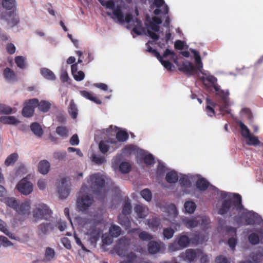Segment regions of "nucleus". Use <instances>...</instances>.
<instances>
[{
  "mask_svg": "<svg viewBox=\"0 0 263 263\" xmlns=\"http://www.w3.org/2000/svg\"><path fill=\"white\" fill-rule=\"evenodd\" d=\"M203 67H164L166 70L170 72L176 71L177 70L182 72L187 76H194L198 77L205 85L207 86L205 81L208 82L218 96L219 99L217 101L219 107V111L222 115L230 114L229 92L220 88V86L217 83V79L212 75H210L208 71L203 70Z\"/></svg>",
  "mask_w": 263,
  "mask_h": 263,
  "instance_id": "f257e3e1",
  "label": "nucleus"
},
{
  "mask_svg": "<svg viewBox=\"0 0 263 263\" xmlns=\"http://www.w3.org/2000/svg\"><path fill=\"white\" fill-rule=\"evenodd\" d=\"M243 209L241 196L238 194L234 193L222 202L221 205L218 210V214L224 215L229 213L232 216L236 214L235 211H240Z\"/></svg>",
  "mask_w": 263,
  "mask_h": 263,
  "instance_id": "f03ea898",
  "label": "nucleus"
},
{
  "mask_svg": "<svg viewBox=\"0 0 263 263\" xmlns=\"http://www.w3.org/2000/svg\"><path fill=\"white\" fill-rule=\"evenodd\" d=\"M87 182L90 184L93 193L95 195L100 196V198L103 199L106 192L104 187L105 181L103 176L99 174H92L89 176Z\"/></svg>",
  "mask_w": 263,
  "mask_h": 263,
  "instance_id": "7ed1b4c3",
  "label": "nucleus"
},
{
  "mask_svg": "<svg viewBox=\"0 0 263 263\" xmlns=\"http://www.w3.org/2000/svg\"><path fill=\"white\" fill-rule=\"evenodd\" d=\"M100 4L107 9H109L112 10V13L115 15L119 22L121 23L125 22L127 23H129L133 20L132 14L128 13L125 15V18L122 11V7L121 6L118 5L115 8V2L112 0L105 1V0H99Z\"/></svg>",
  "mask_w": 263,
  "mask_h": 263,
  "instance_id": "20e7f679",
  "label": "nucleus"
},
{
  "mask_svg": "<svg viewBox=\"0 0 263 263\" xmlns=\"http://www.w3.org/2000/svg\"><path fill=\"white\" fill-rule=\"evenodd\" d=\"M52 214V212L48 206L43 203L36 205L32 211V216L37 220H48Z\"/></svg>",
  "mask_w": 263,
  "mask_h": 263,
  "instance_id": "39448f33",
  "label": "nucleus"
},
{
  "mask_svg": "<svg viewBox=\"0 0 263 263\" xmlns=\"http://www.w3.org/2000/svg\"><path fill=\"white\" fill-rule=\"evenodd\" d=\"M93 202V199L88 195H83L77 201V209L80 211H86Z\"/></svg>",
  "mask_w": 263,
  "mask_h": 263,
  "instance_id": "423d86ee",
  "label": "nucleus"
},
{
  "mask_svg": "<svg viewBox=\"0 0 263 263\" xmlns=\"http://www.w3.org/2000/svg\"><path fill=\"white\" fill-rule=\"evenodd\" d=\"M129 245V241L127 239L122 238L117 242L114 249L119 256L124 257L127 254Z\"/></svg>",
  "mask_w": 263,
  "mask_h": 263,
  "instance_id": "0eeeda50",
  "label": "nucleus"
},
{
  "mask_svg": "<svg viewBox=\"0 0 263 263\" xmlns=\"http://www.w3.org/2000/svg\"><path fill=\"white\" fill-rule=\"evenodd\" d=\"M166 247L161 241L151 240L147 245V250L149 254H156L158 253H164Z\"/></svg>",
  "mask_w": 263,
  "mask_h": 263,
  "instance_id": "6e6552de",
  "label": "nucleus"
},
{
  "mask_svg": "<svg viewBox=\"0 0 263 263\" xmlns=\"http://www.w3.org/2000/svg\"><path fill=\"white\" fill-rule=\"evenodd\" d=\"M37 102V99L34 98L26 101L22 111V115L26 118L32 117L34 112V108Z\"/></svg>",
  "mask_w": 263,
  "mask_h": 263,
  "instance_id": "1a4fd4ad",
  "label": "nucleus"
},
{
  "mask_svg": "<svg viewBox=\"0 0 263 263\" xmlns=\"http://www.w3.org/2000/svg\"><path fill=\"white\" fill-rule=\"evenodd\" d=\"M69 185L66 178H62L58 187V192L61 199H65L69 193Z\"/></svg>",
  "mask_w": 263,
  "mask_h": 263,
  "instance_id": "9d476101",
  "label": "nucleus"
},
{
  "mask_svg": "<svg viewBox=\"0 0 263 263\" xmlns=\"http://www.w3.org/2000/svg\"><path fill=\"white\" fill-rule=\"evenodd\" d=\"M18 191L24 195H28L33 191L32 184L25 179H23L17 184Z\"/></svg>",
  "mask_w": 263,
  "mask_h": 263,
  "instance_id": "9b49d317",
  "label": "nucleus"
},
{
  "mask_svg": "<svg viewBox=\"0 0 263 263\" xmlns=\"http://www.w3.org/2000/svg\"><path fill=\"white\" fill-rule=\"evenodd\" d=\"M101 230L97 228L95 224L91 225L86 232L90 236V240L92 243H95L99 239L101 233Z\"/></svg>",
  "mask_w": 263,
  "mask_h": 263,
  "instance_id": "f8f14e48",
  "label": "nucleus"
},
{
  "mask_svg": "<svg viewBox=\"0 0 263 263\" xmlns=\"http://www.w3.org/2000/svg\"><path fill=\"white\" fill-rule=\"evenodd\" d=\"M202 254V251L200 249H187L184 254V260L190 262L193 261L195 259Z\"/></svg>",
  "mask_w": 263,
  "mask_h": 263,
  "instance_id": "ddd939ff",
  "label": "nucleus"
},
{
  "mask_svg": "<svg viewBox=\"0 0 263 263\" xmlns=\"http://www.w3.org/2000/svg\"><path fill=\"white\" fill-rule=\"evenodd\" d=\"M130 233H136L138 235L139 238L142 241H150L152 239H153V236L145 231H141L139 228H134L131 229L129 231Z\"/></svg>",
  "mask_w": 263,
  "mask_h": 263,
  "instance_id": "4468645a",
  "label": "nucleus"
},
{
  "mask_svg": "<svg viewBox=\"0 0 263 263\" xmlns=\"http://www.w3.org/2000/svg\"><path fill=\"white\" fill-rule=\"evenodd\" d=\"M31 202L30 200L26 201L21 204L18 203L15 211L20 215H28L30 214Z\"/></svg>",
  "mask_w": 263,
  "mask_h": 263,
  "instance_id": "2eb2a0df",
  "label": "nucleus"
},
{
  "mask_svg": "<svg viewBox=\"0 0 263 263\" xmlns=\"http://www.w3.org/2000/svg\"><path fill=\"white\" fill-rule=\"evenodd\" d=\"M149 44H153V42L149 41L146 43V46L147 47L146 51L152 54L153 55L157 57V58L161 61L163 66H173L172 64L168 61H162V57L160 54L157 51V50L153 49V48L149 45Z\"/></svg>",
  "mask_w": 263,
  "mask_h": 263,
  "instance_id": "dca6fc26",
  "label": "nucleus"
},
{
  "mask_svg": "<svg viewBox=\"0 0 263 263\" xmlns=\"http://www.w3.org/2000/svg\"><path fill=\"white\" fill-rule=\"evenodd\" d=\"M54 225L51 222H42L38 226L39 235H47L53 231Z\"/></svg>",
  "mask_w": 263,
  "mask_h": 263,
  "instance_id": "f3484780",
  "label": "nucleus"
},
{
  "mask_svg": "<svg viewBox=\"0 0 263 263\" xmlns=\"http://www.w3.org/2000/svg\"><path fill=\"white\" fill-rule=\"evenodd\" d=\"M128 215L120 214L118 216V222L126 230L131 227V222Z\"/></svg>",
  "mask_w": 263,
  "mask_h": 263,
  "instance_id": "a211bd4d",
  "label": "nucleus"
},
{
  "mask_svg": "<svg viewBox=\"0 0 263 263\" xmlns=\"http://www.w3.org/2000/svg\"><path fill=\"white\" fill-rule=\"evenodd\" d=\"M184 225L187 228H193L200 223V221L198 220V217L189 218H184L182 220Z\"/></svg>",
  "mask_w": 263,
  "mask_h": 263,
  "instance_id": "6ab92c4d",
  "label": "nucleus"
},
{
  "mask_svg": "<svg viewBox=\"0 0 263 263\" xmlns=\"http://www.w3.org/2000/svg\"><path fill=\"white\" fill-rule=\"evenodd\" d=\"M206 105L205 107V110L206 114L209 117H213L215 115V111L214 108L216 106V103L209 98L206 99Z\"/></svg>",
  "mask_w": 263,
  "mask_h": 263,
  "instance_id": "aec40b11",
  "label": "nucleus"
},
{
  "mask_svg": "<svg viewBox=\"0 0 263 263\" xmlns=\"http://www.w3.org/2000/svg\"><path fill=\"white\" fill-rule=\"evenodd\" d=\"M50 167L49 162L46 160H43L39 163L38 171L41 174L45 175L49 171Z\"/></svg>",
  "mask_w": 263,
  "mask_h": 263,
  "instance_id": "412c9836",
  "label": "nucleus"
},
{
  "mask_svg": "<svg viewBox=\"0 0 263 263\" xmlns=\"http://www.w3.org/2000/svg\"><path fill=\"white\" fill-rule=\"evenodd\" d=\"M51 105V103L48 101L42 100L39 102L37 99V102L35 105V107H37L40 111L43 112H47L50 109Z\"/></svg>",
  "mask_w": 263,
  "mask_h": 263,
  "instance_id": "4be33fe9",
  "label": "nucleus"
},
{
  "mask_svg": "<svg viewBox=\"0 0 263 263\" xmlns=\"http://www.w3.org/2000/svg\"><path fill=\"white\" fill-rule=\"evenodd\" d=\"M7 15L9 17H12L11 20H8L7 18H6L4 17H3L7 21L8 25L11 27H13L16 26L19 23V22H20L19 17L18 16H17L16 15H14L13 12L10 11V12H7Z\"/></svg>",
  "mask_w": 263,
  "mask_h": 263,
  "instance_id": "5701e85b",
  "label": "nucleus"
},
{
  "mask_svg": "<svg viewBox=\"0 0 263 263\" xmlns=\"http://www.w3.org/2000/svg\"><path fill=\"white\" fill-rule=\"evenodd\" d=\"M30 129L32 133L37 137L41 138L44 133L41 125L37 122H33L30 125Z\"/></svg>",
  "mask_w": 263,
  "mask_h": 263,
  "instance_id": "b1692460",
  "label": "nucleus"
},
{
  "mask_svg": "<svg viewBox=\"0 0 263 263\" xmlns=\"http://www.w3.org/2000/svg\"><path fill=\"white\" fill-rule=\"evenodd\" d=\"M176 240L182 249L187 247L190 243L189 237L185 235L178 236Z\"/></svg>",
  "mask_w": 263,
  "mask_h": 263,
  "instance_id": "393cba45",
  "label": "nucleus"
},
{
  "mask_svg": "<svg viewBox=\"0 0 263 263\" xmlns=\"http://www.w3.org/2000/svg\"><path fill=\"white\" fill-rule=\"evenodd\" d=\"M134 27L133 28L132 31L137 35H141L144 32V29L142 27V22L137 18L134 20Z\"/></svg>",
  "mask_w": 263,
  "mask_h": 263,
  "instance_id": "a878e982",
  "label": "nucleus"
},
{
  "mask_svg": "<svg viewBox=\"0 0 263 263\" xmlns=\"http://www.w3.org/2000/svg\"><path fill=\"white\" fill-rule=\"evenodd\" d=\"M134 210L137 216L140 218H145L148 214L147 209L142 205H136L135 206Z\"/></svg>",
  "mask_w": 263,
  "mask_h": 263,
  "instance_id": "bb28decb",
  "label": "nucleus"
},
{
  "mask_svg": "<svg viewBox=\"0 0 263 263\" xmlns=\"http://www.w3.org/2000/svg\"><path fill=\"white\" fill-rule=\"evenodd\" d=\"M80 94L83 97L96 103L97 104H101L102 102L99 99H98L96 97L93 96V94L89 91L86 90H82L80 91Z\"/></svg>",
  "mask_w": 263,
  "mask_h": 263,
  "instance_id": "cd10ccee",
  "label": "nucleus"
},
{
  "mask_svg": "<svg viewBox=\"0 0 263 263\" xmlns=\"http://www.w3.org/2000/svg\"><path fill=\"white\" fill-rule=\"evenodd\" d=\"M161 23L162 20L160 18L154 16L152 17V21L149 22L151 28L155 32H158L160 29L159 25Z\"/></svg>",
  "mask_w": 263,
  "mask_h": 263,
  "instance_id": "c85d7f7f",
  "label": "nucleus"
},
{
  "mask_svg": "<svg viewBox=\"0 0 263 263\" xmlns=\"http://www.w3.org/2000/svg\"><path fill=\"white\" fill-rule=\"evenodd\" d=\"M78 67H71V72L75 80L81 81L84 78L85 74L83 71H78Z\"/></svg>",
  "mask_w": 263,
  "mask_h": 263,
  "instance_id": "c756f323",
  "label": "nucleus"
},
{
  "mask_svg": "<svg viewBox=\"0 0 263 263\" xmlns=\"http://www.w3.org/2000/svg\"><path fill=\"white\" fill-rule=\"evenodd\" d=\"M165 179L169 183H176L178 180V174L174 171L168 172L166 174Z\"/></svg>",
  "mask_w": 263,
  "mask_h": 263,
  "instance_id": "7c9ffc66",
  "label": "nucleus"
},
{
  "mask_svg": "<svg viewBox=\"0 0 263 263\" xmlns=\"http://www.w3.org/2000/svg\"><path fill=\"white\" fill-rule=\"evenodd\" d=\"M0 122L3 124L11 125L18 123V121L14 116H2L0 118Z\"/></svg>",
  "mask_w": 263,
  "mask_h": 263,
  "instance_id": "2f4dec72",
  "label": "nucleus"
},
{
  "mask_svg": "<svg viewBox=\"0 0 263 263\" xmlns=\"http://www.w3.org/2000/svg\"><path fill=\"white\" fill-rule=\"evenodd\" d=\"M196 185L199 190L203 191L209 187V182L205 179L202 178L197 180Z\"/></svg>",
  "mask_w": 263,
  "mask_h": 263,
  "instance_id": "473e14b6",
  "label": "nucleus"
},
{
  "mask_svg": "<svg viewBox=\"0 0 263 263\" xmlns=\"http://www.w3.org/2000/svg\"><path fill=\"white\" fill-rule=\"evenodd\" d=\"M250 257L254 263H259L263 258V247H259L257 253H252Z\"/></svg>",
  "mask_w": 263,
  "mask_h": 263,
  "instance_id": "72a5a7b5",
  "label": "nucleus"
},
{
  "mask_svg": "<svg viewBox=\"0 0 263 263\" xmlns=\"http://www.w3.org/2000/svg\"><path fill=\"white\" fill-rule=\"evenodd\" d=\"M76 53L78 56V63H75L76 58L74 57H70L67 60V64H72L71 66H77L78 64H81L83 62L82 56L83 54L82 52L81 51H76Z\"/></svg>",
  "mask_w": 263,
  "mask_h": 263,
  "instance_id": "f704fd0d",
  "label": "nucleus"
},
{
  "mask_svg": "<svg viewBox=\"0 0 263 263\" xmlns=\"http://www.w3.org/2000/svg\"><path fill=\"white\" fill-rule=\"evenodd\" d=\"M42 75L46 79L49 80H54L56 77L53 72L47 68H43L41 69Z\"/></svg>",
  "mask_w": 263,
  "mask_h": 263,
  "instance_id": "c9c22d12",
  "label": "nucleus"
},
{
  "mask_svg": "<svg viewBox=\"0 0 263 263\" xmlns=\"http://www.w3.org/2000/svg\"><path fill=\"white\" fill-rule=\"evenodd\" d=\"M166 212L169 217L175 218L178 214L177 208L174 204H170L165 207Z\"/></svg>",
  "mask_w": 263,
  "mask_h": 263,
  "instance_id": "e433bc0d",
  "label": "nucleus"
},
{
  "mask_svg": "<svg viewBox=\"0 0 263 263\" xmlns=\"http://www.w3.org/2000/svg\"><path fill=\"white\" fill-rule=\"evenodd\" d=\"M247 140V144L248 145H262L263 146V143H261L259 140H258L257 137L253 136V135H251L248 137L246 138Z\"/></svg>",
  "mask_w": 263,
  "mask_h": 263,
  "instance_id": "4c0bfd02",
  "label": "nucleus"
},
{
  "mask_svg": "<svg viewBox=\"0 0 263 263\" xmlns=\"http://www.w3.org/2000/svg\"><path fill=\"white\" fill-rule=\"evenodd\" d=\"M237 124L241 129V135L243 138L246 139L251 135L249 129L242 122L239 121Z\"/></svg>",
  "mask_w": 263,
  "mask_h": 263,
  "instance_id": "58836bf2",
  "label": "nucleus"
},
{
  "mask_svg": "<svg viewBox=\"0 0 263 263\" xmlns=\"http://www.w3.org/2000/svg\"><path fill=\"white\" fill-rule=\"evenodd\" d=\"M6 204L14 209L15 211L18 205V201L14 197H7L4 199Z\"/></svg>",
  "mask_w": 263,
  "mask_h": 263,
  "instance_id": "ea45409f",
  "label": "nucleus"
},
{
  "mask_svg": "<svg viewBox=\"0 0 263 263\" xmlns=\"http://www.w3.org/2000/svg\"><path fill=\"white\" fill-rule=\"evenodd\" d=\"M2 6L7 10H12L15 7V0H3L2 2Z\"/></svg>",
  "mask_w": 263,
  "mask_h": 263,
  "instance_id": "a19ab883",
  "label": "nucleus"
},
{
  "mask_svg": "<svg viewBox=\"0 0 263 263\" xmlns=\"http://www.w3.org/2000/svg\"><path fill=\"white\" fill-rule=\"evenodd\" d=\"M0 231L3 232L10 238L14 239V234L7 229L6 223L1 219H0Z\"/></svg>",
  "mask_w": 263,
  "mask_h": 263,
  "instance_id": "79ce46f5",
  "label": "nucleus"
},
{
  "mask_svg": "<svg viewBox=\"0 0 263 263\" xmlns=\"http://www.w3.org/2000/svg\"><path fill=\"white\" fill-rule=\"evenodd\" d=\"M56 133L62 138H67L68 136L69 130L64 126H59L56 128Z\"/></svg>",
  "mask_w": 263,
  "mask_h": 263,
  "instance_id": "37998d69",
  "label": "nucleus"
},
{
  "mask_svg": "<svg viewBox=\"0 0 263 263\" xmlns=\"http://www.w3.org/2000/svg\"><path fill=\"white\" fill-rule=\"evenodd\" d=\"M198 220L200 221L199 225L200 226L201 228L203 230H206L209 228V224H210V219L206 216H198Z\"/></svg>",
  "mask_w": 263,
  "mask_h": 263,
  "instance_id": "c03bdc74",
  "label": "nucleus"
},
{
  "mask_svg": "<svg viewBox=\"0 0 263 263\" xmlns=\"http://www.w3.org/2000/svg\"><path fill=\"white\" fill-rule=\"evenodd\" d=\"M109 233L111 236L117 237L120 236L121 233V229L119 226L112 224L109 229Z\"/></svg>",
  "mask_w": 263,
  "mask_h": 263,
  "instance_id": "a18cd8bd",
  "label": "nucleus"
},
{
  "mask_svg": "<svg viewBox=\"0 0 263 263\" xmlns=\"http://www.w3.org/2000/svg\"><path fill=\"white\" fill-rule=\"evenodd\" d=\"M4 75L6 79L9 81H13L15 79V74L14 71L8 67L4 70Z\"/></svg>",
  "mask_w": 263,
  "mask_h": 263,
  "instance_id": "49530a36",
  "label": "nucleus"
},
{
  "mask_svg": "<svg viewBox=\"0 0 263 263\" xmlns=\"http://www.w3.org/2000/svg\"><path fill=\"white\" fill-rule=\"evenodd\" d=\"M18 159V155L17 153H13L9 155L5 161V164L8 166L14 164Z\"/></svg>",
  "mask_w": 263,
  "mask_h": 263,
  "instance_id": "de8ad7c7",
  "label": "nucleus"
},
{
  "mask_svg": "<svg viewBox=\"0 0 263 263\" xmlns=\"http://www.w3.org/2000/svg\"><path fill=\"white\" fill-rule=\"evenodd\" d=\"M55 256V251L53 249L50 247L46 248L45 252V259L46 261H51Z\"/></svg>",
  "mask_w": 263,
  "mask_h": 263,
  "instance_id": "09e8293b",
  "label": "nucleus"
},
{
  "mask_svg": "<svg viewBox=\"0 0 263 263\" xmlns=\"http://www.w3.org/2000/svg\"><path fill=\"white\" fill-rule=\"evenodd\" d=\"M128 133L123 130H120L116 133V139L119 142H124L126 141L128 138Z\"/></svg>",
  "mask_w": 263,
  "mask_h": 263,
  "instance_id": "8fccbe9b",
  "label": "nucleus"
},
{
  "mask_svg": "<svg viewBox=\"0 0 263 263\" xmlns=\"http://www.w3.org/2000/svg\"><path fill=\"white\" fill-rule=\"evenodd\" d=\"M147 224L152 229H157L160 224V220L158 218H152L148 220Z\"/></svg>",
  "mask_w": 263,
  "mask_h": 263,
  "instance_id": "3c124183",
  "label": "nucleus"
},
{
  "mask_svg": "<svg viewBox=\"0 0 263 263\" xmlns=\"http://www.w3.org/2000/svg\"><path fill=\"white\" fill-rule=\"evenodd\" d=\"M184 207L187 213L191 214L195 211L196 205L194 202L188 201L185 202Z\"/></svg>",
  "mask_w": 263,
  "mask_h": 263,
  "instance_id": "603ef678",
  "label": "nucleus"
},
{
  "mask_svg": "<svg viewBox=\"0 0 263 263\" xmlns=\"http://www.w3.org/2000/svg\"><path fill=\"white\" fill-rule=\"evenodd\" d=\"M68 111L71 115V118L76 119L78 115V109L76 105L73 101H71L68 108Z\"/></svg>",
  "mask_w": 263,
  "mask_h": 263,
  "instance_id": "864d4df0",
  "label": "nucleus"
},
{
  "mask_svg": "<svg viewBox=\"0 0 263 263\" xmlns=\"http://www.w3.org/2000/svg\"><path fill=\"white\" fill-rule=\"evenodd\" d=\"M191 52L194 59L196 66H202V63L200 53L195 49H192Z\"/></svg>",
  "mask_w": 263,
  "mask_h": 263,
  "instance_id": "5fc2aeb1",
  "label": "nucleus"
},
{
  "mask_svg": "<svg viewBox=\"0 0 263 263\" xmlns=\"http://www.w3.org/2000/svg\"><path fill=\"white\" fill-rule=\"evenodd\" d=\"M120 171L123 174H126L131 170V165L128 162H122L119 165Z\"/></svg>",
  "mask_w": 263,
  "mask_h": 263,
  "instance_id": "6e6d98bb",
  "label": "nucleus"
},
{
  "mask_svg": "<svg viewBox=\"0 0 263 263\" xmlns=\"http://www.w3.org/2000/svg\"><path fill=\"white\" fill-rule=\"evenodd\" d=\"M140 195L146 201H150L152 198V194L151 191L148 189H145L140 192Z\"/></svg>",
  "mask_w": 263,
  "mask_h": 263,
  "instance_id": "4d7b16f0",
  "label": "nucleus"
},
{
  "mask_svg": "<svg viewBox=\"0 0 263 263\" xmlns=\"http://www.w3.org/2000/svg\"><path fill=\"white\" fill-rule=\"evenodd\" d=\"M132 205L129 199L125 201L123 207L122 214L129 215L131 213Z\"/></svg>",
  "mask_w": 263,
  "mask_h": 263,
  "instance_id": "13d9d810",
  "label": "nucleus"
},
{
  "mask_svg": "<svg viewBox=\"0 0 263 263\" xmlns=\"http://www.w3.org/2000/svg\"><path fill=\"white\" fill-rule=\"evenodd\" d=\"M60 78L62 83L70 84V79L66 70L63 69L61 70Z\"/></svg>",
  "mask_w": 263,
  "mask_h": 263,
  "instance_id": "bf43d9fd",
  "label": "nucleus"
},
{
  "mask_svg": "<svg viewBox=\"0 0 263 263\" xmlns=\"http://www.w3.org/2000/svg\"><path fill=\"white\" fill-rule=\"evenodd\" d=\"M248 240L250 243L253 245H257L259 242V236L255 233L250 234L248 236Z\"/></svg>",
  "mask_w": 263,
  "mask_h": 263,
  "instance_id": "052dcab7",
  "label": "nucleus"
},
{
  "mask_svg": "<svg viewBox=\"0 0 263 263\" xmlns=\"http://www.w3.org/2000/svg\"><path fill=\"white\" fill-rule=\"evenodd\" d=\"M174 233V230L172 228L168 227L163 230V235L165 238L170 239L173 237Z\"/></svg>",
  "mask_w": 263,
  "mask_h": 263,
  "instance_id": "680f3d73",
  "label": "nucleus"
},
{
  "mask_svg": "<svg viewBox=\"0 0 263 263\" xmlns=\"http://www.w3.org/2000/svg\"><path fill=\"white\" fill-rule=\"evenodd\" d=\"M168 249L170 252H173L180 250L182 249L179 245L177 241L175 240L173 242L169 244Z\"/></svg>",
  "mask_w": 263,
  "mask_h": 263,
  "instance_id": "e2e57ef3",
  "label": "nucleus"
},
{
  "mask_svg": "<svg viewBox=\"0 0 263 263\" xmlns=\"http://www.w3.org/2000/svg\"><path fill=\"white\" fill-rule=\"evenodd\" d=\"M12 112V108L5 104H0V114H10Z\"/></svg>",
  "mask_w": 263,
  "mask_h": 263,
  "instance_id": "0e129e2a",
  "label": "nucleus"
},
{
  "mask_svg": "<svg viewBox=\"0 0 263 263\" xmlns=\"http://www.w3.org/2000/svg\"><path fill=\"white\" fill-rule=\"evenodd\" d=\"M179 183L182 187H190L191 185V182L190 180L185 176L180 178Z\"/></svg>",
  "mask_w": 263,
  "mask_h": 263,
  "instance_id": "69168bd1",
  "label": "nucleus"
},
{
  "mask_svg": "<svg viewBox=\"0 0 263 263\" xmlns=\"http://www.w3.org/2000/svg\"><path fill=\"white\" fill-rule=\"evenodd\" d=\"M66 152H55L53 153V157L58 160H63L66 157Z\"/></svg>",
  "mask_w": 263,
  "mask_h": 263,
  "instance_id": "338daca9",
  "label": "nucleus"
},
{
  "mask_svg": "<svg viewBox=\"0 0 263 263\" xmlns=\"http://www.w3.org/2000/svg\"><path fill=\"white\" fill-rule=\"evenodd\" d=\"M144 162L147 165H152L154 163V157L152 154H148L144 156L143 158Z\"/></svg>",
  "mask_w": 263,
  "mask_h": 263,
  "instance_id": "774afa93",
  "label": "nucleus"
}]
</instances>
